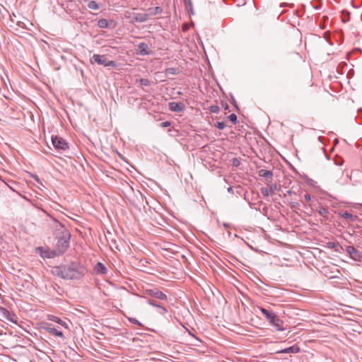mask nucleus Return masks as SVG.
Here are the masks:
<instances>
[{"label": "nucleus", "mask_w": 362, "mask_h": 362, "mask_svg": "<svg viewBox=\"0 0 362 362\" xmlns=\"http://www.w3.org/2000/svg\"><path fill=\"white\" fill-rule=\"evenodd\" d=\"M52 272L63 279H79L87 273L86 267L79 262H71L66 265H61L52 268Z\"/></svg>", "instance_id": "f257e3e1"}, {"label": "nucleus", "mask_w": 362, "mask_h": 362, "mask_svg": "<svg viewBox=\"0 0 362 362\" xmlns=\"http://www.w3.org/2000/svg\"><path fill=\"white\" fill-rule=\"evenodd\" d=\"M57 230V252L58 255H63L69 247V240L71 234L64 225L57 223L56 226Z\"/></svg>", "instance_id": "f03ea898"}, {"label": "nucleus", "mask_w": 362, "mask_h": 362, "mask_svg": "<svg viewBox=\"0 0 362 362\" xmlns=\"http://www.w3.org/2000/svg\"><path fill=\"white\" fill-rule=\"evenodd\" d=\"M261 313L266 317L267 320L272 325L277 331H283L285 329L284 327V322L279 317L276 315L272 310H267L264 308H259Z\"/></svg>", "instance_id": "7ed1b4c3"}, {"label": "nucleus", "mask_w": 362, "mask_h": 362, "mask_svg": "<svg viewBox=\"0 0 362 362\" xmlns=\"http://www.w3.org/2000/svg\"><path fill=\"white\" fill-rule=\"evenodd\" d=\"M90 62L97 63L98 64L103 65L105 67L111 66L116 67L117 64L115 61L108 60L105 55H100L98 54H94L90 59Z\"/></svg>", "instance_id": "20e7f679"}, {"label": "nucleus", "mask_w": 362, "mask_h": 362, "mask_svg": "<svg viewBox=\"0 0 362 362\" xmlns=\"http://www.w3.org/2000/svg\"><path fill=\"white\" fill-rule=\"evenodd\" d=\"M126 17L130 19V23H144L148 20V15L146 13H128L127 12Z\"/></svg>", "instance_id": "39448f33"}, {"label": "nucleus", "mask_w": 362, "mask_h": 362, "mask_svg": "<svg viewBox=\"0 0 362 362\" xmlns=\"http://www.w3.org/2000/svg\"><path fill=\"white\" fill-rule=\"evenodd\" d=\"M52 143L54 147L57 150H66L69 148V145L66 141L62 137L57 136H52Z\"/></svg>", "instance_id": "423d86ee"}, {"label": "nucleus", "mask_w": 362, "mask_h": 362, "mask_svg": "<svg viewBox=\"0 0 362 362\" xmlns=\"http://www.w3.org/2000/svg\"><path fill=\"white\" fill-rule=\"evenodd\" d=\"M36 251L42 258L49 259L59 255L57 250H51L49 248H44L42 247H37Z\"/></svg>", "instance_id": "0eeeda50"}, {"label": "nucleus", "mask_w": 362, "mask_h": 362, "mask_svg": "<svg viewBox=\"0 0 362 362\" xmlns=\"http://www.w3.org/2000/svg\"><path fill=\"white\" fill-rule=\"evenodd\" d=\"M345 251L354 260H359L361 258V253L353 246H346Z\"/></svg>", "instance_id": "6e6552de"}, {"label": "nucleus", "mask_w": 362, "mask_h": 362, "mask_svg": "<svg viewBox=\"0 0 362 362\" xmlns=\"http://www.w3.org/2000/svg\"><path fill=\"white\" fill-rule=\"evenodd\" d=\"M170 110L175 112H181L185 110V105L182 103L170 102L168 104Z\"/></svg>", "instance_id": "1a4fd4ad"}, {"label": "nucleus", "mask_w": 362, "mask_h": 362, "mask_svg": "<svg viewBox=\"0 0 362 362\" xmlns=\"http://www.w3.org/2000/svg\"><path fill=\"white\" fill-rule=\"evenodd\" d=\"M137 53L141 56L149 55L151 51L149 49L148 46L145 42H140L138 45Z\"/></svg>", "instance_id": "9d476101"}, {"label": "nucleus", "mask_w": 362, "mask_h": 362, "mask_svg": "<svg viewBox=\"0 0 362 362\" xmlns=\"http://www.w3.org/2000/svg\"><path fill=\"white\" fill-rule=\"evenodd\" d=\"M146 292L149 296H151L152 297H155L156 298L163 300H167V299H168L167 296L158 290L150 289V290H147Z\"/></svg>", "instance_id": "9b49d317"}, {"label": "nucleus", "mask_w": 362, "mask_h": 362, "mask_svg": "<svg viewBox=\"0 0 362 362\" xmlns=\"http://www.w3.org/2000/svg\"><path fill=\"white\" fill-rule=\"evenodd\" d=\"M300 351V348L297 345H293L290 347L286 348L284 349H281L279 351H277L276 353L277 354H297L299 353Z\"/></svg>", "instance_id": "f8f14e48"}, {"label": "nucleus", "mask_w": 362, "mask_h": 362, "mask_svg": "<svg viewBox=\"0 0 362 362\" xmlns=\"http://www.w3.org/2000/svg\"><path fill=\"white\" fill-rule=\"evenodd\" d=\"M45 330L52 334V335H54V336H57V337H64V334L62 331L60 330H58L57 329H56L54 327H53L52 325L49 324L47 325V326L45 327Z\"/></svg>", "instance_id": "ddd939ff"}, {"label": "nucleus", "mask_w": 362, "mask_h": 362, "mask_svg": "<svg viewBox=\"0 0 362 362\" xmlns=\"http://www.w3.org/2000/svg\"><path fill=\"white\" fill-rule=\"evenodd\" d=\"M94 272L98 274H105L107 272V269L101 262H98L94 267Z\"/></svg>", "instance_id": "4468645a"}, {"label": "nucleus", "mask_w": 362, "mask_h": 362, "mask_svg": "<svg viewBox=\"0 0 362 362\" xmlns=\"http://www.w3.org/2000/svg\"><path fill=\"white\" fill-rule=\"evenodd\" d=\"M162 12H163V9L161 7L156 6L154 8H148V13H146V15H148V19L151 16L160 14V13H162Z\"/></svg>", "instance_id": "2eb2a0df"}, {"label": "nucleus", "mask_w": 362, "mask_h": 362, "mask_svg": "<svg viewBox=\"0 0 362 362\" xmlns=\"http://www.w3.org/2000/svg\"><path fill=\"white\" fill-rule=\"evenodd\" d=\"M317 211L318 214L322 217L325 218H328L329 211L327 208L324 207L323 206H319Z\"/></svg>", "instance_id": "dca6fc26"}, {"label": "nucleus", "mask_w": 362, "mask_h": 362, "mask_svg": "<svg viewBox=\"0 0 362 362\" xmlns=\"http://www.w3.org/2000/svg\"><path fill=\"white\" fill-rule=\"evenodd\" d=\"M258 174L260 177H266V178H272L273 176V173L272 171L264 170V169H262V170H259Z\"/></svg>", "instance_id": "f3484780"}, {"label": "nucleus", "mask_w": 362, "mask_h": 362, "mask_svg": "<svg viewBox=\"0 0 362 362\" xmlns=\"http://www.w3.org/2000/svg\"><path fill=\"white\" fill-rule=\"evenodd\" d=\"M86 1H88V8L90 9H92V10H98L99 8V6L98 4V3L94 1V0H91V1H89V0H86Z\"/></svg>", "instance_id": "a211bd4d"}, {"label": "nucleus", "mask_w": 362, "mask_h": 362, "mask_svg": "<svg viewBox=\"0 0 362 362\" xmlns=\"http://www.w3.org/2000/svg\"><path fill=\"white\" fill-rule=\"evenodd\" d=\"M98 26L100 28H107L109 26V23L107 19L102 18L98 21Z\"/></svg>", "instance_id": "6ab92c4d"}, {"label": "nucleus", "mask_w": 362, "mask_h": 362, "mask_svg": "<svg viewBox=\"0 0 362 362\" xmlns=\"http://www.w3.org/2000/svg\"><path fill=\"white\" fill-rule=\"evenodd\" d=\"M341 217H343L344 218H346V219H349L351 220V221H355V218H356V216H354L353 214H351V213L348 212V211H344L341 214Z\"/></svg>", "instance_id": "aec40b11"}, {"label": "nucleus", "mask_w": 362, "mask_h": 362, "mask_svg": "<svg viewBox=\"0 0 362 362\" xmlns=\"http://www.w3.org/2000/svg\"><path fill=\"white\" fill-rule=\"evenodd\" d=\"M165 73L166 74H172V75H175L177 74V69L176 68H167L165 71Z\"/></svg>", "instance_id": "412c9836"}, {"label": "nucleus", "mask_w": 362, "mask_h": 362, "mask_svg": "<svg viewBox=\"0 0 362 362\" xmlns=\"http://www.w3.org/2000/svg\"><path fill=\"white\" fill-rule=\"evenodd\" d=\"M50 320L54 322H57L58 324H60L62 325H64L66 323L64 322H63L60 318L56 317V316H51L49 318Z\"/></svg>", "instance_id": "4be33fe9"}, {"label": "nucleus", "mask_w": 362, "mask_h": 362, "mask_svg": "<svg viewBox=\"0 0 362 362\" xmlns=\"http://www.w3.org/2000/svg\"><path fill=\"white\" fill-rule=\"evenodd\" d=\"M209 111L212 113H218L220 112V107L218 105H211L209 108Z\"/></svg>", "instance_id": "5701e85b"}, {"label": "nucleus", "mask_w": 362, "mask_h": 362, "mask_svg": "<svg viewBox=\"0 0 362 362\" xmlns=\"http://www.w3.org/2000/svg\"><path fill=\"white\" fill-rule=\"evenodd\" d=\"M139 83L143 86H148L151 84L150 81L147 78H141L139 80Z\"/></svg>", "instance_id": "b1692460"}, {"label": "nucleus", "mask_w": 362, "mask_h": 362, "mask_svg": "<svg viewBox=\"0 0 362 362\" xmlns=\"http://www.w3.org/2000/svg\"><path fill=\"white\" fill-rule=\"evenodd\" d=\"M228 119L229 120L233 123V124H236L237 123V116L234 113H232L230 114L229 116H228Z\"/></svg>", "instance_id": "393cba45"}, {"label": "nucleus", "mask_w": 362, "mask_h": 362, "mask_svg": "<svg viewBox=\"0 0 362 362\" xmlns=\"http://www.w3.org/2000/svg\"><path fill=\"white\" fill-rule=\"evenodd\" d=\"M128 320L133 324L137 325L140 327L142 326V324L134 317H128Z\"/></svg>", "instance_id": "a878e982"}, {"label": "nucleus", "mask_w": 362, "mask_h": 362, "mask_svg": "<svg viewBox=\"0 0 362 362\" xmlns=\"http://www.w3.org/2000/svg\"><path fill=\"white\" fill-rule=\"evenodd\" d=\"M218 129H223L226 127V124L223 122H217L215 125Z\"/></svg>", "instance_id": "bb28decb"}, {"label": "nucleus", "mask_w": 362, "mask_h": 362, "mask_svg": "<svg viewBox=\"0 0 362 362\" xmlns=\"http://www.w3.org/2000/svg\"><path fill=\"white\" fill-rule=\"evenodd\" d=\"M335 165H341L343 164V159L340 157H336L334 160Z\"/></svg>", "instance_id": "cd10ccee"}, {"label": "nucleus", "mask_w": 362, "mask_h": 362, "mask_svg": "<svg viewBox=\"0 0 362 362\" xmlns=\"http://www.w3.org/2000/svg\"><path fill=\"white\" fill-rule=\"evenodd\" d=\"M231 162H232V165H233V166H235V167L239 166V165H240V160H239L238 158H233V159L231 160Z\"/></svg>", "instance_id": "c85d7f7f"}, {"label": "nucleus", "mask_w": 362, "mask_h": 362, "mask_svg": "<svg viewBox=\"0 0 362 362\" xmlns=\"http://www.w3.org/2000/svg\"><path fill=\"white\" fill-rule=\"evenodd\" d=\"M260 190H261V193L264 197H268L269 195V191L267 187H262Z\"/></svg>", "instance_id": "c756f323"}, {"label": "nucleus", "mask_w": 362, "mask_h": 362, "mask_svg": "<svg viewBox=\"0 0 362 362\" xmlns=\"http://www.w3.org/2000/svg\"><path fill=\"white\" fill-rule=\"evenodd\" d=\"M158 308H159V313L160 315H163L168 312L167 309L165 307H163L161 305H159Z\"/></svg>", "instance_id": "7c9ffc66"}, {"label": "nucleus", "mask_w": 362, "mask_h": 362, "mask_svg": "<svg viewBox=\"0 0 362 362\" xmlns=\"http://www.w3.org/2000/svg\"><path fill=\"white\" fill-rule=\"evenodd\" d=\"M148 303L158 308L160 305H158L155 300H148Z\"/></svg>", "instance_id": "2f4dec72"}, {"label": "nucleus", "mask_w": 362, "mask_h": 362, "mask_svg": "<svg viewBox=\"0 0 362 362\" xmlns=\"http://www.w3.org/2000/svg\"><path fill=\"white\" fill-rule=\"evenodd\" d=\"M342 13H346V14L347 15V18H344L343 19V21H344V22H347V21H349V15H350L349 12H348V11H342Z\"/></svg>", "instance_id": "473e14b6"}, {"label": "nucleus", "mask_w": 362, "mask_h": 362, "mask_svg": "<svg viewBox=\"0 0 362 362\" xmlns=\"http://www.w3.org/2000/svg\"><path fill=\"white\" fill-rule=\"evenodd\" d=\"M188 9V12L190 13V14H194V10H193V6H192V4H191V6H186Z\"/></svg>", "instance_id": "72a5a7b5"}, {"label": "nucleus", "mask_w": 362, "mask_h": 362, "mask_svg": "<svg viewBox=\"0 0 362 362\" xmlns=\"http://www.w3.org/2000/svg\"><path fill=\"white\" fill-rule=\"evenodd\" d=\"M170 125V122H168V121H166V122H163L161 123V126H162L163 127H169Z\"/></svg>", "instance_id": "f704fd0d"}, {"label": "nucleus", "mask_w": 362, "mask_h": 362, "mask_svg": "<svg viewBox=\"0 0 362 362\" xmlns=\"http://www.w3.org/2000/svg\"><path fill=\"white\" fill-rule=\"evenodd\" d=\"M304 197H305V199L306 202H310L311 200V197H310V195L308 193H306L304 195Z\"/></svg>", "instance_id": "c9c22d12"}, {"label": "nucleus", "mask_w": 362, "mask_h": 362, "mask_svg": "<svg viewBox=\"0 0 362 362\" xmlns=\"http://www.w3.org/2000/svg\"><path fill=\"white\" fill-rule=\"evenodd\" d=\"M186 6H191L192 1L191 0H183Z\"/></svg>", "instance_id": "e433bc0d"}, {"label": "nucleus", "mask_w": 362, "mask_h": 362, "mask_svg": "<svg viewBox=\"0 0 362 362\" xmlns=\"http://www.w3.org/2000/svg\"><path fill=\"white\" fill-rule=\"evenodd\" d=\"M299 206V204L298 202L292 203L291 206V208H297Z\"/></svg>", "instance_id": "4c0bfd02"}, {"label": "nucleus", "mask_w": 362, "mask_h": 362, "mask_svg": "<svg viewBox=\"0 0 362 362\" xmlns=\"http://www.w3.org/2000/svg\"><path fill=\"white\" fill-rule=\"evenodd\" d=\"M276 185H273L270 187V191L272 192L274 189H276Z\"/></svg>", "instance_id": "58836bf2"}, {"label": "nucleus", "mask_w": 362, "mask_h": 362, "mask_svg": "<svg viewBox=\"0 0 362 362\" xmlns=\"http://www.w3.org/2000/svg\"><path fill=\"white\" fill-rule=\"evenodd\" d=\"M228 192L229 193H233V187H229L228 188Z\"/></svg>", "instance_id": "ea45409f"}, {"label": "nucleus", "mask_w": 362, "mask_h": 362, "mask_svg": "<svg viewBox=\"0 0 362 362\" xmlns=\"http://www.w3.org/2000/svg\"><path fill=\"white\" fill-rule=\"evenodd\" d=\"M34 179H35V180H36L37 182H40V179H39V177H38L37 175L34 176Z\"/></svg>", "instance_id": "a19ab883"}, {"label": "nucleus", "mask_w": 362, "mask_h": 362, "mask_svg": "<svg viewBox=\"0 0 362 362\" xmlns=\"http://www.w3.org/2000/svg\"><path fill=\"white\" fill-rule=\"evenodd\" d=\"M232 99H233L232 103L235 105L236 108H238V106H237L235 99L233 98Z\"/></svg>", "instance_id": "79ce46f5"}, {"label": "nucleus", "mask_w": 362, "mask_h": 362, "mask_svg": "<svg viewBox=\"0 0 362 362\" xmlns=\"http://www.w3.org/2000/svg\"><path fill=\"white\" fill-rule=\"evenodd\" d=\"M334 245V243H329V247H333Z\"/></svg>", "instance_id": "37998d69"}, {"label": "nucleus", "mask_w": 362, "mask_h": 362, "mask_svg": "<svg viewBox=\"0 0 362 362\" xmlns=\"http://www.w3.org/2000/svg\"><path fill=\"white\" fill-rule=\"evenodd\" d=\"M249 204H250V206L251 208H253V207H254V206H255V204H254V203L249 202Z\"/></svg>", "instance_id": "c03bdc74"}, {"label": "nucleus", "mask_w": 362, "mask_h": 362, "mask_svg": "<svg viewBox=\"0 0 362 362\" xmlns=\"http://www.w3.org/2000/svg\"><path fill=\"white\" fill-rule=\"evenodd\" d=\"M223 226L225 228H228L229 226V224L228 223H223Z\"/></svg>", "instance_id": "a18cd8bd"}, {"label": "nucleus", "mask_w": 362, "mask_h": 362, "mask_svg": "<svg viewBox=\"0 0 362 362\" xmlns=\"http://www.w3.org/2000/svg\"><path fill=\"white\" fill-rule=\"evenodd\" d=\"M224 107H225L226 110H228V105L226 103Z\"/></svg>", "instance_id": "49530a36"}, {"label": "nucleus", "mask_w": 362, "mask_h": 362, "mask_svg": "<svg viewBox=\"0 0 362 362\" xmlns=\"http://www.w3.org/2000/svg\"><path fill=\"white\" fill-rule=\"evenodd\" d=\"M287 193H288V194H293V192H292V191H291V190H288V191H287Z\"/></svg>", "instance_id": "de8ad7c7"}]
</instances>
